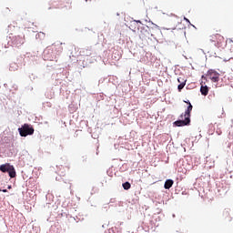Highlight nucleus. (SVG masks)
<instances>
[{"label": "nucleus", "mask_w": 233, "mask_h": 233, "mask_svg": "<svg viewBox=\"0 0 233 233\" xmlns=\"http://www.w3.org/2000/svg\"><path fill=\"white\" fill-rule=\"evenodd\" d=\"M185 103H187L188 106L185 111V114L180 116V119L182 120H177L175 122L177 127H187V125H190V112H192L193 106L190 101H185Z\"/></svg>", "instance_id": "f257e3e1"}, {"label": "nucleus", "mask_w": 233, "mask_h": 233, "mask_svg": "<svg viewBox=\"0 0 233 233\" xmlns=\"http://www.w3.org/2000/svg\"><path fill=\"white\" fill-rule=\"evenodd\" d=\"M210 43H213L217 48H225L227 46V41L225 40V37L221 35V34L217 33L213 34L209 36Z\"/></svg>", "instance_id": "f03ea898"}, {"label": "nucleus", "mask_w": 233, "mask_h": 233, "mask_svg": "<svg viewBox=\"0 0 233 233\" xmlns=\"http://www.w3.org/2000/svg\"><path fill=\"white\" fill-rule=\"evenodd\" d=\"M18 132L21 137H26V136H33L35 129L29 124H24L21 127L18 128Z\"/></svg>", "instance_id": "7ed1b4c3"}, {"label": "nucleus", "mask_w": 233, "mask_h": 233, "mask_svg": "<svg viewBox=\"0 0 233 233\" xmlns=\"http://www.w3.org/2000/svg\"><path fill=\"white\" fill-rule=\"evenodd\" d=\"M1 172H8L10 177H15V168L10 163H5L0 166Z\"/></svg>", "instance_id": "20e7f679"}, {"label": "nucleus", "mask_w": 233, "mask_h": 233, "mask_svg": "<svg viewBox=\"0 0 233 233\" xmlns=\"http://www.w3.org/2000/svg\"><path fill=\"white\" fill-rule=\"evenodd\" d=\"M11 45L15 48H20L21 46H23V45H25V36H20V35L14 36L12 38Z\"/></svg>", "instance_id": "39448f33"}, {"label": "nucleus", "mask_w": 233, "mask_h": 233, "mask_svg": "<svg viewBox=\"0 0 233 233\" xmlns=\"http://www.w3.org/2000/svg\"><path fill=\"white\" fill-rule=\"evenodd\" d=\"M206 76L212 83H218L219 81V73L214 69H209Z\"/></svg>", "instance_id": "423d86ee"}, {"label": "nucleus", "mask_w": 233, "mask_h": 233, "mask_svg": "<svg viewBox=\"0 0 233 233\" xmlns=\"http://www.w3.org/2000/svg\"><path fill=\"white\" fill-rule=\"evenodd\" d=\"M80 56H83L84 57H90L92 56V49L90 48H82L79 52Z\"/></svg>", "instance_id": "0eeeda50"}, {"label": "nucleus", "mask_w": 233, "mask_h": 233, "mask_svg": "<svg viewBox=\"0 0 233 233\" xmlns=\"http://www.w3.org/2000/svg\"><path fill=\"white\" fill-rule=\"evenodd\" d=\"M172 185H174V180L167 179L165 182L164 187L166 188V190H168V189L172 188Z\"/></svg>", "instance_id": "6e6552de"}, {"label": "nucleus", "mask_w": 233, "mask_h": 233, "mask_svg": "<svg viewBox=\"0 0 233 233\" xmlns=\"http://www.w3.org/2000/svg\"><path fill=\"white\" fill-rule=\"evenodd\" d=\"M200 92H201L202 96H208V86H201Z\"/></svg>", "instance_id": "1a4fd4ad"}, {"label": "nucleus", "mask_w": 233, "mask_h": 233, "mask_svg": "<svg viewBox=\"0 0 233 233\" xmlns=\"http://www.w3.org/2000/svg\"><path fill=\"white\" fill-rule=\"evenodd\" d=\"M122 187H123L124 190H130V187H132V185H130L129 182H126V183L122 184Z\"/></svg>", "instance_id": "9d476101"}, {"label": "nucleus", "mask_w": 233, "mask_h": 233, "mask_svg": "<svg viewBox=\"0 0 233 233\" xmlns=\"http://www.w3.org/2000/svg\"><path fill=\"white\" fill-rule=\"evenodd\" d=\"M177 82L180 84H187V80L181 76L177 78Z\"/></svg>", "instance_id": "9b49d317"}, {"label": "nucleus", "mask_w": 233, "mask_h": 233, "mask_svg": "<svg viewBox=\"0 0 233 233\" xmlns=\"http://www.w3.org/2000/svg\"><path fill=\"white\" fill-rule=\"evenodd\" d=\"M185 85H187V84H179L178 85V86H177L178 92H181V89L185 88Z\"/></svg>", "instance_id": "f8f14e48"}, {"label": "nucleus", "mask_w": 233, "mask_h": 233, "mask_svg": "<svg viewBox=\"0 0 233 233\" xmlns=\"http://www.w3.org/2000/svg\"><path fill=\"white\" fill-rule=\"evenodd\" d=\"M223 214L225 218H228V216H230V212H228V210H224Z\"/></svg>", "instance_id": "ddd939ff"}, {"label": "nucleus", "mask_w": 233, "mask_h": 233, "mask_svg": "<svg viewBox=\"0 0 233 233\" xmlns=\"http://www.w3.org/2000/svg\"><path fill=\"white\" fill-rule=\"evenodd\" d=\"M2 192L6 193V192H8V190L3 189Z\"/></svg>", "instance_id": "4468645a"}, {"label": "nucleus", "mask_w": 233, "mask_h": 233, "mask_svg": "<svg viewBox=\"0 0 233 233\" xmlns=\"http://www.w3.org/2000/svg\"><path fill=\"white\" fill-rule=\"evenodd\" d=\"M231 46H233V41L230 42Z\"/></svg>", "instance_id": "2eb2a0df"}, {"label": "nucleus", "mask_w": 233, "mask_h": 233, "mask_svg": "<svg viewBox=\"0 0 233 233\" xmlns=\"http://www.w3.org/2000/svg\"><path fill=\"white\" fill-rule=\"evenodd\" d=\"M217 32H221V29L217 30Z\"/></svg>", "instance_id": "dca6fc26"}, {"label": "nucleus", "mask_w": 233, "mask_h": 233, "mask_svg": "<svg viewBox=\"0 0 233 233\" xmlns=\"http://www.w3.org/2000/svg\"><path fill=\"white\" fill-rule=\"evenodd\" d=\"M8 188L10 189V188H12V187H11V186H9V187H8Z\"/></svg>", "instance_id": "f3484780"}]
</instances>
